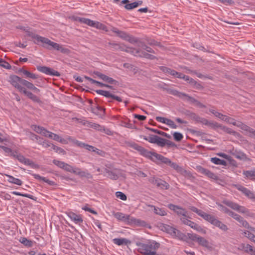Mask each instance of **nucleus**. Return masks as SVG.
<instances>
[{"mask_svg": "<svg viewBox=\"0 0 255 255\" xmlns=\"http://www.w3.org/2000/svg\"><path fill=\"white\" fill-rule=\"evenodd\" d=\"M196 170L201 174H203L209 178L217 180L218 179V177L213 172L210 171L209 170L206 169L202 166L199 165L196 166Z\"/></svg>", "mask_w": 255, "mask_h": 255, "instance_id": "obj_8", "label": "nucleus"}, {"mask_svg": "<svg viewBox=\"0 0 255 255\" xmlns=\"http://www.w3.org/2000/svg\"><path fill=\"white\" fill-rule=\"evenodd\" d=\"M71 220L74 221L76 224H80L83 222V219L79 215H77L73 212H70L68 215Z\"/></svg>", "mask_w": 255, "mask_h": 255, "instance_id": "obj_26", "label": "nucleus"}, {"mask_svg": "<svg viewBox=\"0 0 255 255\" xmlns=\"http://www.w3.org/2000/svg\"><path fill=\"white\" fill-rule=\"evenodd\" d=\"M11 193L13 195H17V196H22V197H27L29 199H32L33 200H36V198L34 197L33 196L30 195V194H22L20 192H16V191H13L11 192Z\"/></svg>", "mask_w": 255, "mask_h": 255, "instance_id": "obj_49", "label": "nucleus"}, {"mask_svg": "<svg viewBox=\"0 0 255 255\" xmlns=\"http://www.w3.org/2000/svg\"><path fill=\"white\" fill-rule=\"evenodd\" d=\"M20 92L24 94L29 99H31L33 102L37 103H40L41 102L40 99L37 96L34 95L31 92L27 91L25 88H23V89Z\"/></svg>", "mask_w": 255, "mask_h": 255, "instance_id": "obj_21", "label": "nucleus"}, {"mask_svg": "<svg viewBox=\"0 0 255 255\" xmlns=\"http://www.w3.org/2000/svg\"><path fill=\"white\" fill-rule=\"evenodd\" d=\"M92 112L93 113L100 117L104 116L105 115V109L100 106L93 107L92 108Z\"/></svg>", "mask_w": 255, "mask_h": 255, "instance_id": "obj_33", "label": "nucleus"}, {"mask_svg": "<svg viewBox=\"0 0 255 255\" xmlns=\"http://www.w3.org/2000/svg\"><path fill=\"white\" fill-rule=\"evenodd\" d=\"M53 140L59 141L62 143H66L67 142V141L61 137L59 135H58L57 134L54 133L53 135Z\"/></svg>", "mask_w": 255, "mask_h": 255, "instance_id": "obj_53", "label": "nucleus"}, {"mask_svg": "<svg viewBox=\"0 0 255 255\" xmlns=\"http://www.w3.org/2000/svg\"><path fill=\"white\" fill-rule=\"evenodd\" d=\"M244 248L246 253L250 254L251 255H255V250H254L253 247L249 244H245Z\"/></svg>", "mask_w": 255, "mask_h": 255, "instance_id": "obj_47", "label": "nucleus"}, {"mask_svg": "<svg viewBox=\"0 0 255 255\" xmlns=\"http://www.w3.org/2000/svg\"><path fill=\"white\" fill-rule=\"evenodd\" d=\"M53 163L55 165L57 166L58 167H59V168H62V169L63 168V167H64V166L65 164L66 163L63 161H61L56 160V159H54L53 160Z\"/></svg>", "mask_w": 255, "mask_h": 255, "instance_id": "obj_61", "label": "nucleus"}, {"mask_svg": "<svg viewBox=\"0 0 255 255\" xmlns=\"http://www.w3.org/2000/svg\"><path fill=\"white\" fill-rule=\"evenodd\" d=\"M197 242L200 245L203 247H206L207 248H210L209 242L202 237L200 236V237L198 238Z\"/></svg>", "mask_w": 255, "mask_h": 255, "instance_id": "obj_39", "label": "nucleus"}, {"mask_svg": "<svg viewBox=\"0 0 255 255\" xmlns=\"http://www.w3.org/2000/svg\"><path fill=\"white\" fill-rule=\"evenodd\" d=\"M186 237H187V239L189 238V239H191V240H192L193 241H196L197 242L198 241V238L200 237V236L197 234H191V233H188Z\"/></svg>", "mask_w": 255, "mask_h": 255, "instance_id": "obj_57", "label": "nucleus"}, {"mask_svg": "<svg viewBox=\"0 0 255 255\" xmlns=\"http://www.w3.org/2000/svg\"><path fill=\"white\" fill-rule=\"evenodd\" d=\"M165 124L169 126L172 128L176 129L177 128V126L175 125L174 122L170 119H168L167 120H166Z\"/></svg>", "mask_w": 255, "mask_h": 255, "instance_id": "obj_60", "label": "nucleus"}, {"mask_svg": "<svg viewBox=\"0 0 255 255\" xmlns=\"http://www.w3.org/2000/svg\"><path fill=\"white\" fill-rule=\"evenodd\" d=\"M26 87L29 90H33V91L36 94H39L40 91L39 89L35 87L32 83L29 81L28 82Z\"/></svg>", "mask_w": 255, "mask_h": 255, "instance_id": "obj_50", "label": "nucleus"}, {"mask_svg": "<svg viewBox=\"0 0 255 255\" xmlns=\"http://www.w3.org/2000/svg\"><path fill=\"white\" fill-rule=\"evenodd\" d=\"M140 57L145 58L150 60H154L156 59V57L155 56L150 54H148V53L142 50H141V54H140Z\"/></svg>", "mask_w": 255, "mask_h": 255, "instance_id": "obj_44", "label": "nucleus"}, {"mask_svg": "<svg viewBox=\"0 0 255 255\" xmlns=\"http://www.w3.org/2000/svg\"><path fill=\"white\" fill-rule=\"evenodd\" d=\"M236 221L239 222L240 226H242L251 231L255 232V229L251 227L247 221L244 220V218L241 216H240L239 218L237 219Z\"/></svg>", "mask_w": 255, "mask_h": 255, "instance_id": "obj_22", "label": "nucleus"}, {"mask_svg": "<svg viewBox=\"0 0 255 255\" xmlns=\"http://www.w3.org/2000/svg\"><path fill=\"white\" fill-rule=\"evenodd\" d=\"M125 51L128 53H129L134 56L140 57L141 50L137 49L132 47H127L125 49Z\"/></svg>", "mask_w": 255, "mask_h": 255, "instance_id": "obj_38", "label": "nucleus"}, {"mask_svg": "<svg viewBox=\"0 0 255 255\" xmlns=\"http://www.w3.org/2000/svg\"><path fill=\"white\" fill-rule=\"evenodd\" d=\"M83 125L86 126L91 127L94 129H97L99 131H102L103 129V127L100 126V125L95 123H92L91 122H89L88 121L84 122L83 123Z\"/></svg>", "mask_w": 255, "mask_h": 255, "instance_id": "obj_36", "label": "nucleus"}, {"mask_svg": "<svg viewBox=\"0 0 255 255\" xmlns=\"http://www.w3.org/2000/svg\"><path fill=\"white\" fill-rule=\"evenodd\" d=\"M244 234L245 236L247 237L248 239H249L250 240H251V241H252L253 242H255V236L253 234H252V233H251L249 231H245L244 232Z\"/></svg>", "mask_w": 255, "mask_h": 255, "instance_id": "obj_56", "label": "nucleus"}, {"mask_svg": "<svg viewBox=\"0 0 255 255\" xmlns=\"http://www.w3.org/2000/svg\"><path fill=\"white\" fill-rule=\"evenodd\" d=\"M185 81L188 82L190 84L191 86H192L193 88L195 89H200L202 87V86L199 83H197V81H196L192 78H190L188 76V78H186Z\"/></svg>", "mask_w": 255, "mask_h": 255, "instance_id": "obj_34", "label": "nucleus"}, {"mask_svg": "<svg viewBox=\"0 0 255 255\" xmlns=\"http://www.w3.org/2000/svg\"><path fill=\"white\" fill-rule=\"evenodd\" d=\"M80 21L85 24H87L88 25L96 27L97 28L101 29L103 28V27L104 26V25H103L102 23L99 22H95L94 21L88 18H81L80 19Z\"/></svg>", "mask_w": 255, "mask_h": 255, "instance_id": "obj_14", "label": "nucleus"}, {"mask_svg": "<svg viewBox=\"0 0 255 255\" xmlns=\"http://www.w3.org/2000/svg\"><path fill=\"white\" fill-rule=\"evenodd\" d=\"M37 69L39 71L48 75L56 76H60V74L58 72L55 71L49 67L46 66H38Z\"/></svg>", "mask_w": 255, "mask_h": 255, "instance_id": "obj_12", "label": "nucleus"}, {"mask_svg": "<svg viewBox=\"0 0 255 255\" xmlns=\"http://www.w3.org/2000/svg\"><path fill=\"white\" fill-rule=\"evenodd\" d=\"M125 7L128 10H130L137 7V3H135V2H133L131 3L126 4L125 5Z\"/></svg>", "mask_w": 255, "mask_h": 255, "instance_id": "obj_64", "label": "nucleus"}, {"mask_svg": "<svg viewBox=\"0 0 255 255\" xmlns=\"http://www.w3.org/2000/svg\"><path fill=\"white\" fill-rule=\"evenodd\" d=\"M161 142H162V145H160V147H164L166 145L168 147H176V144L172 141L170 140L164 139L162 138V140H161Z\"/></svg>", "mask_w": 255, "mask_h": 255, "instance_id": "obj_41", "label": "nucleus"}, {"mask_svg": "<svg viewBox=\"0 0 255 255\" xmlns=\"http://www.w3.org/2000/svg\"><path fill=\"white\" fill-rule=\"evenodd\" d=\"M173 135L174 139L177 141H181L183 138L182 134L178 132H175Z\"/></svg>", "mask_w": 255, "mask_h": 255, "instance_id": "obj_55", "label": "nucleus"}, {"mask_svg": "<svg viewBox=\"0 0 255 255\" xmlns=\"http://www.w3.org/2000/svg\"><path fill=\"white\" fill-rule=\"evenodd\" d=\"M199 216L203 218L205 220L210 223L211 224H213L214 220H215L216 218L215 216L208 214L203 211Z\"/></svg>", "mask_w": 255, "mask_h": 255, "instance_id": "obj_27", "label": "nucleus"}, {"mask_svg": "<svg viewBox=\"0 0 255 255\" xmlns=\"http://www.w3.org/2000/svg\"><path fill=\"white\" fill-rule=\"evenodd\" d=\"M167 165H169L174 169L176 170L177 171L179 168V166L177 165L176 163L172 162L170 159H169V161L168 163L166 164Z\"/></svg>", "mask_w": 255, "mask_h": 255, "instance_id": "obj_62", "label": "nucleus"}, {"mask_svg": "<svg viewBox=\"0 0 255 255\" xmlns=\"http://www.w3.org/2000/svg\"><path fill=\"white\" fill-rule=\"evenodd\" d=\"M19 72L22 73L25 76V77L27 78L36 79L38 78V76L37 75L31 73L29 71L23 69H20L19 70Z\"/></svg>", "mask_w": 255, "mask_h": 255, "instance_id": "obj_31", "label": "nucleus"}, {"mask_svg": "<svg viewBox=\"0 0 255 255\" xmlns=\"http://www.w3.org/2000/svg\"><path fill=\"white\" fill-rule=\"evenodd\" d=\"M114 216L119 221L124 222L128 225L138 223L137 220L129 215H125L121 212L113 213Z\"/></svg>", "mask_w": 255, "mask_h": 255, "instance_id": "obj_4", "label": "nucleus"}, {"mask_svg": "<svg viewBox=\"0 0 255 255\" xmlns=\"http://www.w3.org/2000/svg\"><path fill=\"white\" fill-rule=\"evenodd\" d=\"M51 148L58 153H62L63 154L66 153L65 151L63 149L54 144H51Z\"/></svg>", "mask_w": 255, "mask_h": 255, "instance_id": "obj_54", "label": "nucleus"}, {"mask_svg": "<svg viewBox=\"0 0 255 255\" xmlns=\"http://www.w3.org/2000/svg\"><path fill=\"white\" fill-rule=\"evenodd\" d=\"M151 207L154 208V212L155 214L162 216L166 215V212L163 208H159L152 205L151 206Z\"/></svg>", "mask_w": 255, "mask_h": 255, "instance_id": "obj_40", "label": "nucleus"}, {"mask_svg": "<svg viewBox=\"0 0 255 255\" xmlns=\"http://www.w3.org/2000/svg\"><path fill=\"white\" fill-rule=\"evenodd\" d=\"M96 92L101 95L104 96L106 98H111L114 100H116L118 102H122V99L114 94H113L110 92L108 91H105L103 90H97L96 91Z\"/></svg>", "mask_w": 255, "mask_h": 255, "instance_id": "obj_13", "label": "nucleus"}, {"mask_svg": "<svg viewBox=\"0 0 255 255\" xmlns=\"http://www.w3.org/2000/svg\"><path fill=\"white\" fill-rule=\"evenodd\" d=\"M187 226H189L191 228L196 230L198 232L205 234L206 231L203 229L200 226L198 225L196 223L192 222L190 220Z\"/></svg>", "mask_w": 255, "mask_h": 255, "instance_id": "obj_28", "label": "nucleus"}, {"mask_svg": "<svg viewBox=\"0 0 255 255\" xmlns=\"http://www.w3.org/2000/svg\"><path fill=\"white\" fill-rule=\"evenodd\" d=\"M167 165H169L174 169L176 170L177 171L179 168V166L177 165L176 163L172 162L170 159H169V161L168 163L166 164Z\"/></svg>", "mask_w": 255, "mask_h": 255, "instance_id": "obj_63", "label": "nucleus"}, {"mask_svg": "<svg viewBox=\"0 0 255 255\" xmlns=\"http://www.w3.org/2000/svg\"><path fill=\"white\" fill-rule=\"evenodd\" d=\"M223 203L239 213L249 215V210L244 206H240L236 203L227 200H224Z\"/></svg>", "mask_w": 255, "mask_h": 255, "instance_id": "obj_6", "label": "nucleus"}, {"mask_svg": "<svg viewBox=\"0 0 255 255\" xmlns=\"http://www.w3.org/2000/svg\"><path fill=\"white\" fill-rule=\"evenodd\" d=\"M116 196L117 198H119L123 201H125L127 199V196L125 195V194L120 191L116 192Z\"/></svg>", "mask_w": 255, "mask_h": 255, "instance_id": "obj_58", "label": "nucleus"}, {"mask_svg": "<svg viewBox=\"0 0 255 255\" xmlns=\"http://www.w3.org/2000/svg\"><path fill=\"white\" fill-rule=\"evenodd\" d=\"M9 82L10 83L20 92L23 88L20 84L26 86L28 81L23 79L16 75H11L9 77Z\"/></svg>", "mask_w": 255, "mask_h": 255, "instance_id": "obj_3", "label": "nucleus"}, {"mask_svg": "<svg viewBox=\"0 0 255 255\" xmlns=\"http://www.w3.org/2000/svg\"><path fill=\"white\" fill-rule=\"evenodd\" d=\"M5 176L8 178L7 181L9 183L16 184L17 185H21L22 182L21 180L16 178L8 174H5Z\"/></svg>", "mask_w": 255, "mask_h": 255, "instance_id": "obj_35", "label": "nucleus"}, {"mask_svg": "<svg viewBox=\"0 0 255 255\" xmlns=\"http://www.w3.org/2000/svg\"><path fill=\"white\" fill-rule=\"evenodd\" d=\"M149 153L150 154H149V156H146V158L149 159L153 162H155L158 164L163 163L166 165L167 163H168V162L169 161V158L155 152L149 151Z\"/></svg>", "mask_w": 255, "mask_h": 255, "instance_id": "obj_5", "label": "nucleus"}, {"mask_svg": "<svg viewBox=\"0 0 255 255\" xmlns=\"http://www.w3.org/2000/svg\"><path fill=\"white\" fill-rule=\"evenodd\" d=\"M32 175L34 177V178L39 180H42L43 181L47 183L49 185H55V183L54 181H51L47 178H46L44 177H42L40 176L38 174H32Z\"/></svg>", "mask_w": 255, "mask_h": 255, "instance_id": "obj_37", "label": "nucleus"}, {"mask_svg": "<svg viewBox=\"0 0 255 255\" xmlns=\"http://www.w3.org/2000/svg\"><path fill=\"white\" fill-rule=\"evenodd\" d=\"M196 170L201 174H203L209 178L217 180L218 179V177L213 172L210 171L209 170L206 169L202 166L199 165L196 166Z\"/></svg>", "mask_w": 255, "mask_h": 255, "instance_id": "obj_9", "label": "nucleus"}, {"mask_svg": "<svg viewBox=\"0 0 255 255\" xmlns=\"http://www.w3.org/2000/svg\"><path fill=\"white\" fill-rule=\"evenodd\" d=\"M131 147L138 151L141 155L145 157H146V156H149V154H150L149 151L144 148L142 146H141L136 143H133L131 145Z\"/></svg>", "mask_w": 255, "mask_h": 255, "instance_id": "obj_17", "label": "nucleus"}, {"mask_svg": "<svg viewBox=\"0 0 255 255\" xmlns=\"http://www.w3.org/2000/svg\"><path fill=\"white\" fill-rule=\"evenodd\" d=\"M113 242L118 246L128 245L131 243L130 241L126 238H115Z\"/></svg>", "mask_w": 255, "mask_h": 255, "instance_id": "obj_23", "label": "nucleus"}, {"mask_svg": "<svg viewBox=\"0 0 255 255\" xmlns=\"http://www.w3.org/2000/svg\"><path fill=\"white\" fill-rule=\"evenodd\" d=\"M19 241L27 247H31L33 245V242L27 239L26 238H21Z\"/></svg>", "mask_w": 255, "mask_h": 255, "instance_id": "obj_45", "label": "nucleus"}, {"mask_svg": "<svg viewBox=\"0 0 255 255\" xmlns=\"http://www.w3.org/2000/svg\"><path fill=\"white\" fill-rule=\"evenodd\" d=\"M170 93L172 94L173 95L176 96L179 98L184 99L186 98V97L187 96V94L185 93H183L182 92H178L176 90H172L170 92Z\"/></svg>", "mask_w": 255, "mask_h": 255, "instance_id": "obj_48", "label": "nucleus"}, {"mask_svg": "<svg viewBox=\"0 0 255 255\" xmlns=\"http://www.w3.org/2000/svg\"><path fill=\"white\" fill-rule=\"evenodd\" d=\"M114 32L118 34V35L121 38L125 40L128 41L131 43H134L137 42V39L131 36L130 35L127 34L125 32L120 31L118 29L114 30Z\"/></svg>", "mask_w": 255, "mask_h": 255, "instance_id": "obj_7", "label": "nucleus"}, {"mask_svg": "<svg viewBox=\"0 0 255 255\" xmlns=\"http://www.w3.org/2000/svg\"><path fill=\"white\" fill-rule=\"evenodd\" d=\"M155 182L154 185L160 189H168L169 188V185L166 182L160 178H156V180Z\"/></svg>", "mask_w": 255, "mask_h": 255, "instance_id": "obj_24", "label": "nucleus"}, {"mask_svg": "<svg viewBox=\"0 0 255 255\" xmlns=\"http://www.w3.org/2000/svg\"><path fill=\"white\" fill-rule=\"evenodd\" d=\"M168 208L170 210L175 212L178 216H185L186 214H187V212L186 210L180 206L169 204L167 206Z\"/></svg>", "mask_w": 255, "mask_h": 255, "instance_id": "obj_11", "label": "nucleus"}, {"mask_svg": "<svg viewBox=\"0 0 255 255\" xmlns=\"http://www.w3.org/2000/svg\"><path fill=\"white\" fill-rule=\"evenodd\" d=\"M63 167V169L65 170L66 171L71 172L73 173V171L76 170L77 167H73L70 165L65 163Z\"/></svg>", "mask_w": 255, "mask_h": 255, "instance_id": "obj_52", "label": "nucleus"}, {"mask_svg": "<svg viewBox=\"0 0 255 255\" xmlns=\"http://www.w3.org/2000/svg\"><path fill=\"white\" fill-rule=\"evenodd\" d=\"M73 173L79 175L80 177H85L87 179L93 178V175L87 170L82 171L81 169L77 167V169H76V170L73 171Z\"/></svg>", "mask_w": 255, "mask_h": 255, "instance_id": "obj_19", "label": "nucleus"}, {"mask_svg": "<svg viewBox=\"0 0 255 255\" xmlns=\"http://www.w3.org/2000/svg\"><path fill=\"white\" fill-rule=\"evenodd\" d=\"M149 130L154 132V133H157L159 135H162L163 136H165L168 138H170L171 137V135H169V134L166 133V132H164L162 131H161V130H159L158 129H154V128H148Z\"/></svg>", "mask_w": 255, "mask_h": 255, "instance_id": "obj_43", "label": "nucleus"}, {"mask_svg": "<svg viewBox=\"0 0 255 255\" xmlns=\"http://www.w3.org/2000/svg\"><path fill=\"white\" fill-rule=\"evenodd\" d=\"M212 225L219 228L221 230L224 231H227L228 230L227 226L220 221L217 218L214 220Z\"/></svg>", "mask_w": 255, "mask_h": 255, "instance_id": "obj_32", "label": "nucleus"}, {"mask_svg": "<svg viewBox=\"0 0 255 255\" xmlns=\"http://www.w3.org/2000/svg\"><path fill=\"white\" fill-rule=\"evenodd\" d=\"M20 92L24 94L29 99H31L33 102L37 103H40L41 102L40 99L37 96L34 95L31 92L27 91L25 88H23V89Z\"/></svg>", "mask_w": 255, "mask_h": 255, "instance_id": "obj_20", "label": "nucleus"}, {"mask_svg": "<svg viewBox=\"0 0 255 255\" xmlns=\"http://www.w3.org/2000/svg\"><path fill=\"white\" fill-rule=\"evenodd\" d=\"M138 46L140 47L142 49L145 50L147 52L155 53V51L151 47H148L143 42H140L138 44Z\"/></svg>", "mask_w": 255, "mask_h": 255, "instance_id": "obj_46", "label": "nucleus"}, {"mask_svg": "<svg viewBox=\"0 0 255 255\" xmlns=\"http://www.w3.org/2000/svg\"><path fill=\"white\" fill-rule=\"evenodd\" d=\"M189 218V217L187 216V214H186L185 216L180 217V220L183 224L188 225L190 221V220L188 219Z\"/></svg>", "mask_w": 255, "mask_h": 255, "instance_id": "obj_59", "label": "nucleus"}, {"mask_svg": "<svg viewBox=\"0 0 255 255\" xmlns=\"http://www.w3.org/2000/svg\"><path fill=\"white\" fill-rule=\"evenodd\" d=\"M16 159L21 163L29 165L33 168L37 169L39 168L38 165L35 164L32 160L24 157L20 154H19L18 156H16Z\"/></svg>", "mask_w": 255, "mask_h": 255, "instance_id": "obj_10", "label": "nucleus"}, {"mask_svg": "<svg viewBox=\"0 0 255 255\" xmlns=\"http://www.w3.org/2000/svg\"><path fill=\"white\" fill-rule=\"evenodd\" d=\"M237 189L242 192L245 195H246L248 198L250 199L254 200L255 199V195L254 193L252 192L251 190H249L247 188L239 185L237 187Z\"/></svg>", "mask_w": 255, "mask_h": 255, "instance_id": "obj_18", "label": "nucleus"}, {"mask_svg": "<svg viewBox=\"0 0 255 255\" xmlns=\"http://www.w3.org/2000/svg\"><path fill=\"white\" fill-rule=\"evenodd\" d=\"M186 100L190 102L192 104H194L195 106L198 107L200 108H206V106L201 103L199 101L196 100L194 98L189 96L187 95V96L186 97Z\"/></svg>", "mask_w": 255, "mask_h": 255, "instance_id": "obj_25", "label": "nucleus"}, {"mask_svg": "<svg viewBox=\"0 0 255 255\" xmlns=\"http://www.w3.org/2000/svg\"><path fill=\"white\" fill-rule=\"evenodd\" d=\"M104 173L106 174L107 175L105 174V176H107L108 178H110L112 180H117L119 178V176L115 172L110 171V170L105 168L104 171Z\"/></svg>", "mask_w": 255, "mask_h": 255, "instance_id": "obj_30", "label": "nucleus"}, {"mask_svg": "<svg viewBox=\"0 0 255 255\" xmlns=\"http://www.w3.org/2000/svg\"><path fill=\"white\" fill-rule=\"evenodd\" d=\"M233 155L235 158L241 160H250V158L247 157L246 154L242 152H238L236 151L234 153H233Z\"/></svg>", "mask_w": 255, "mask_h": 255, "instance_id": "obj_29", "label": "nucleus"}, {"mask_svg": "<svg viewBox=\"0 0 255 255\" xmlns=\"http://www.w3.org/2000/svg\"><path fill=\"white\" fill-rule=\"evenodd\" d=\"M162 230L170 234L172 236L175 237L178 239L185 241L187 240L186 235L181 233L177 229L168 225H164L163 226Z\"/></svg>", "mask_w": 255, "mask_h": 255, "instance_id": "obj_2", "label": "nucleus"}, {"mask_svg": "<svg viewBox=\"0 0 255 255\" xmlns=\"http://www.w3.org/2000/svg\"><path fill=\"white\" fill-rule=\"evenodd\" d=\"M144 139L150 143L156 144L160 147V145H162L163 143L162 142H161L162 138L156 135H150L148 137H144Z\"/></svg>", "mask_w": 255, "mask_h": 255, "instance_id": "obj_15", "label": "nucleus"}, {"mask_svg": "<svg viewBox=\"0 0 255 255\" xmlns=\"http://www.w3.org/2000/svg\"><path fill=\"white\" fill-rule=\"evenodd\" d=\"M240 128L244 131V134L251 137L255 138V130L249 126L242 123Z\"/></svg>", "mask_w": 255, "mask_h": 255, "instance_id": "obj_16", "label": "nucleus"}, {"mask_svg": "<svg viewBox=\"0 0 255 255\" xmlns=\"http://www.w3.org/2000/svg\"><path fill=\"white\" fill-rule=\"evenodd\" d=\"M27 35L35 39L34 43L39 45L41 43V46L49 50L54 49L64 54H68L69 52V50L67 48H64L62 45L51 41L47 38L35 34L29 31H27Z\"/></svg>", "mask_w": 255, "mask_h": 255, "instance_id": "obj_1", "label": "nucleus"}, {"mask_svg": "<svg viewBox=\"0 0 255 255\" xmlns=\"http://www.w3.org/2000/svg\"><path fill=\"white\" fill-rule=\"evenodd\" d=\"M211 161L217 165H226L227 162L224 160L221 159L217 157H212L211 158Z\"/></svg>", "mask_w": 255, "mask_h": 255, "instance_id": "obj_42", "label": "nucleus"}, {"mask_svg": "<svg viewBox=\"0 0 255 255\" xmlns=\"http://www.w3.org/2000/svg\"><path fill=\"white\" fill-rule=\"evenodd\" d=\"M227 123H229V124H232L234 126H237L239 128H240V127H241V125L242 123V122H240V121H236L235 119H234L233 118H232L231 117H229V118L227 121Z\"/></svg>", "mask_w": 255, "mask_h": 255, "instance_id": "obj_51", "label": "nucleus"}]
</instances>
